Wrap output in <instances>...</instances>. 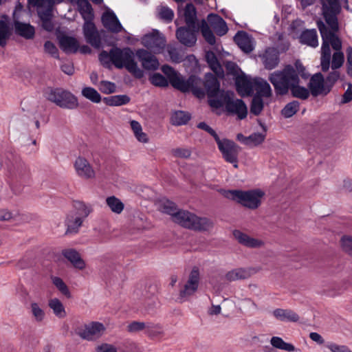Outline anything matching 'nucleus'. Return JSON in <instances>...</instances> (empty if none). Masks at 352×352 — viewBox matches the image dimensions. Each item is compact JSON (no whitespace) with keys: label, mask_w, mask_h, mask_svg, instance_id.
<instances>
[{"label":"nucleus","mask_w":352,"mask_h":352,"mask_svg":"<svg viewBox=\"0 0 352 352\" xmlns=\"http://www.w3.org/2000/svg\"><path fill=\"white\" fill-rule=\"evenodd\" d=\"M317 27L320 30L322 39L320 57L322 71L327 72L330 67L331 56L330 45L336 51L332 56L331 69H337L341 67L344 61V54L340 51L342 43L336 36V32L329 31L328 28L321 20L317 21Z\"/></svg>","instance_id":"nucleus-1"},{"label":"nucleus","mask_w":352,"mask_h":352,"mask_svg":"<svg viewBox=\"0 0 352 352\" xmlns=\"http://www.w3.org/2000/svg\"><path fill=\"white\" fill-rule=\"evenodd\" d=\"M135 55L130 47H115L111 49L109 52L102 51L99 54V60L106 67L109 68L113 64L116 68H125L135 78L140 79L144 76V71L138 67Z\"/></svg>","instance_id":"nucleus-2"},{"label":"nucleus","mask_w":352,"mask_h":352,"mask_svg":"<svg viewBox=\"0 0 352 352\" xmlns=\"http://www.w3.org/2000/svg\"><path fill=\"white\" fill-rule=\"evenodd\" d=\"M305 67L300 60H296L294 65H287L283 69L271 73L269 80L274 86L278 95L287 94L292 86L300 83L299 76H304Z\"/></svg>","instance_id":"nucleus-3"},{"label":"nucleus","mask_w":352,"mask_h":352,"mask_svg":"<svg viewBox=\"0 0 352 352\" xmlns=\"http://www.w3.org/2000/svg\"><path fill=\"white\" fill-rule=\"evenodd\" d=\"M162 71L168 77L173 87L183 92L191 91L199 98L205 96V91L201 88L202 80L200 78L191 76L186 80L169 65H163Z\"/></svg>","instance_id":"nucleus-4"},{"label":"nucleus","mask_w":352,"mask_h":352,"mask_svg":"<svg viewBox=\"0 0 352 352\" xmlns=\"http://www.w3.org/2000/svg\"><path fill=\"white\" fill-rule=\"evenodd\" d=\"M223 195L248 209L255 210L261 205L265 192L258 188L249 190H223Z\"/></svg>","instance_id":"nucleus-5"},{"label":"nucleus","mask_w":352,"mask_h":352,"mask_svg":"<svg viewBox=\"0 0 352 352\" xmlns=\"http://www.w3.org/2000/svg\"><path fill=\"white\" fill-rule=\"evenodd\" d=\"M212 108L219 109L224 108L225 111L229 114L236 115L240 120L246 118L248 114V108L244 102L238 98H235L234 94L232 91H226L222 93L218 100H212Z\"/></svg>","instance_id":"nucleus-6"},{"label":"nucleus","mask_w":352,"mask_h":352,"mask_svg":"<svg viewBox=\"0 0 352 352\" xmlns=\"http://www.w3.org/2000/svg\"><path fill=\"white\" fill-rule=\"evenodd\" d=\"M175 223L180 226L197 231H206L213 226L212 222L206 217H199L186 210H179L175 216Z\"/></svg>","instance_id":"nucleus-7"},{"label":"nucleus","mask_w":352,"mask_h":352,"mask_svg":"<svg viewBox=\"0 0 352 352\" xmlns=\"http://www.w3.org/2000/svg\"><path fill=\"white\" fill-rule=\"evenodd\" d=\"M322 5V16L330 28L329 31L337 32L338 30V15L341 12V6L339 0H320Z\"/></svg>","instance_id":"nucleus-8"},{"label":"nucleus","mask_w":352,"mask_h":352,"mask_svg":"<svg viewBox=\"0 0 352 352\" xmlns=\"http://www.w3.org/2000/svg\"><path fill=\"white\" fill-rule=\"evenodd\" d=\"M47 98L64 109H74L78 106L77 98L71 92L60 88L51 89L47 94Z\"/></svg>","instance_id":"nucleus-9"},{"label":"nucleus","mask_w":352,"mask_h":352,"mask_svg":"<svg viewBox=\"0 0 352 352\" xmlns=\"http://www.w3.org/2000/svg\"><path fill=\"white\" fill-rule=\"evenodd\" d=\"M216 142L223 159L227 162L232 164L233 166L237 168L238 156L241 151V148L233 141L228 139L221 140L219 138Z\"/></svg>","instance_id":"nucleus-10"},{"label":"nucleus","mask_w":352,"mask_h":352,"mask_svg":"<svg viewBox=\"0 0 352 352\" xmlns=\"http://www.w3.org/2000/svg\"><path fill=\"white\" fill-rule=\"evenodd\" d=\"M52 3L50 0H45L42 2L40 0H32V4L37 8L38 14L42 21V26L47 31H52L54 25L52 23Z\"/></svg>","instance_id":"nucleus-11"},{"label":"nucleus","mask_w":352,"mask_h":352,"mask_svg":"<svg viewBox=\"0 0 352 352\" xmlns=\"http://www.w3.org/2000/svg\"><path fill=\"white\" fill-rule=\"evenodd\" d=\"M204 85L208 96V102L212 107V100H218L222 93L226 91L220 89V82L218 79L212 74L208 73L205 75Z\"/></svg>","instance_id":"nucleus-12"},{"label":"nucleus","mask_w":352,"mask_h":352,"mask_svg":"<svg viewBox=\"0 0 352 352\" xmlns=\"http://www.w3.org/2000/svg\"><path fill=\"white\" fill-rule=\"evenodd\" d=\"M142 42L146 48L155 54L161 53L166 45L164 36L157 30H154L151 34L144 35Z\"/></svg>","instance_id":"nucleus-13"},{"label":"nucleus","mask_w":352,"mask_h":352,"mask_svg":"<svg viewBox=\"0 0 352 352\" xmlns=\"http://www.w3.org/2000/svg\"><path fill=\"white\" fill-rule=\"evenodd\" d=\"M105 327L98 322H92L85 324L83 329H78L77 333L82 339L87 340H96L104 333Z\"/></svg>","instance_id":"nucleus-14"},{"label":"nucleus","mask_w":352,"mask_h":352,"mask_svg":"<svg viewBox=\"0 0 352 352\" xmlns=\"http://www.w3.org/2000/svg\"><path fill=\"white\" fill-rule=\"evenodd\" d=\"M199 281V273L197 270H192L190 274L188 280L180 289L179 298L182 300H187L197 291Z\"/></svg>","instance_id":"nucleus-15"},{"label":"nucleus","mask_w":352,"mask_h":352,"mask_svg":"<svg viewBox=\"0 0 352 352\" xmlns=\"http://www.w3.org/2000/svg\"><path fill=\"white\" fill-rule=\"evenodd\" d=\"M135 56L145 70L155 71L159 68L160 63L157 58L146 50L138 49L135 52Z\"/></svg>","instance_id":"nucleus-16"},{"label":"nucleus","mask_w":352,"mask_h":352,"mask_svg":"<svg viewBox=\"0 0 352 352\" xmlns=\"http://www.w3.org/2000/svg\"><path fill=\"white\" fill-rule=\"evenodd\" d=\"M74 166L76 174L80 178L84 179H91L95 178L96 171L89 161L85 157H77L74 162Z\"/></svg>","instance_id":"nucleus-17"},{"label":"nucleus","mask_w":352,"mask_h":352,"mask_svg":"<svg viewBox=\"0 0 352 352\" xmlns=\"http://www.w3.org/2000/svg\"><path fill=\"white\" fill-rule=\"evenodd\" d=\"M197 28L180 27L176 31V37L185 46L192 47L197 42Z\"/></svg>","instance_id":"nucleus-18"},{"label":"nucleus","mask_w":352,"mask_h":352,"mask_svg":"<svg viewBox=\"0 0 352 352\" xmlns=\"http://www.w3.org/2000/svg\"><path fill=\"white\" fill-rule=\"evenodd\" d=\"M83 33L87 43L95 48L100 47V36L97 31L95 25L91 21L85 22L83 25Z\"/></svg>","instance_id":"nucleus-19"},{"label":"nucleus","mask_w":352,"mask_h":352,"mask_svg":"<svg viewBox=\"0 0 352 352\" xmlns=\"http://www.w3.org/2000/svg\"><path fill=\"white\" fill-rule=\"evenodd\" d=\"M309 89L313 96L327 94L330 91V87L326 85L321 73L315 74L310 80Z\"/></svg>","instance_id":"nucleus-20"},{"label":"nucleus","mask_w":352,"mask_h":352,"mask_svg":"<svg viewBox=\"0 0 352 352\" xmlns=\"http://www.w3.org/2000/svg\"><path fill=\"white\" fill-rule=\"evenodd\" d=\"M233 236L240 244L249 248H259L265 244L263 240L252 237L240 230H234Z\"/></svg>","instance_id":"nucleus-21"},{"label":"nucleus","mask_w":352,"mask_h":352,"mask_svg":"<svg viewBox=\"0 0 352 352\" xmlns=\"http://www.w3.org/2000/svg\"><path fill=\"white\" fill-rule=\"evenodd\" d=\"M234 42L245 53H250L254 49V40L253 37L243 31L238 32L234 37Z\"/></svg>","instance_id":"nucleus-22"},{"label":"nucleus","mask_w":352,"mask_h":352,"mask_svg":"<svg viewBox=\"0 0 352 352\" xmlns=\"http://www.w3.org/2000/svg\"><path fill=\"white\" fill-rule=\"evenodd\" d=\"M102 22L104 27L113 33L120 32L123 28L118 19L113 11H107L102 16Z\"/></svg>","instance_id":"nucleus-23"},{"label":"nucleus","mask_w":352,"mask_h":352,"mask_svg":"<svg viewBox=\"0 0 352 352\" xmlns=\"http://www.w3.org/2000/svg\"><path fill=\"white\" fill-rule=\"evenodd\" d=\"M207 21L217 35L221 36L228 32V28L226 21L218 14H209Z\"/></svg>","instance_id":"nucleus-24"},{"label":"nucleus","mask_w":352,"mask_h":352,"mask_svg":"<svg viewBox=\"0 0 352 352\" xmlns=\"http://www.w3.org/2000/svg\"><path fill=\"white\" fill-rule=\"evenodd\" d=\"M254 272L252 268H236L228 272L225 274V279L230 282L247 279Z\"/></svg>","instance_id":"nucleus-25"},{"label":"nucleus","mask_w":352,"mask_h":352,"mask_svg":"<svg viewBox=\"0 0 352 352\" xmlns=\"http://www.w3.org/2000/svg\"><path fill=\"white\" fill-rule=\"evenodd\" d=\"M62 254L72 263L76 269L84 270L86 267L85 261L81 258L80 254L74 249H65Z\"/></svg>","instance_id":"nucleus-26"},{"label":"nucleus","mask_w":352,"mask_h":352,"mask_svg":"<svg viewBox=\"0 0 352 352\" xmlns=\"http://www.w3.org/2000/svg\"><path fill=\"white\" fill-rule=\"evenodd\" d=\"M236 89L241 96H249L254 92V79L250 80L247 77H237L236 79Z\"/></svg>","instance_id":"nucleus-27"},{"label":"nucleus","mask_w":352,"mask_h":352,"mask_svg":"<svg viewBox=\"0 0 352 352\" xmlns=\"http://www.w3.org/2000/svg\"><path fill=\"white\" fill-rule=\"evenodd\" d=\"M273 316L281 322H296L299 320V316L289 309H275L272 312Z\"/></svg>","instance_id":"nucleus-28"},{"label":"nucleus","mask_w":352,"mask_h":352,"mask_svg":"<svg viewBox=\"0 0 352 352\" xmlns=\"http://www.w3.org/2000/svg\"><path fill=\"white\" fill-rule=\"evenodd\" d=\"M262 58L265 67L267 69L275 68L279 63L278 53L274 48L267 49Z\"/></svg>","instance_id":"nucleus-29"},{"label":"nucleus","mask_w":352,"mask_h":352,"mask_svg":"<svg viewBox=\"0 0 352 352\" xmlns=\"http://www.w3.org/2000/svg\"><path fill=\"white\" fill-rule=\"evenodd\" d=\"M205 58L211 70L214 72L217 77L223 78L224 76V71L219 63L215 54L211 51L207 52Z\"/></svg>","instance_id":"nucleus-30"},{"label":"nucleus","mask_w":352,"mask_h":352,"mask_svg":"<svg viewBox=\"0 0 352 352\" xmlns=\"http://www.w3.org/2000/svg\"><path fill=\"white\" fill-rule=\"evenodd\" d=\"M60 47L66 53H76L78 50V41L74 37L64 36L59 39Z\"/></svg>","instance_id":"nucleus-31"},{"label":"nucleus","mask_w":352,"mask_h":352,"mask_svg":"<svg viewBox=\"0 0 352 352\" xmlns=\"http://www.w3.org/2000/svg\"><path fill=\"white\" fill-rule=\"evenodd\" d=\"M83 220L82 217L69 213L65 220V226H67V234H76L78 232L79 228L81 226Z\"/></svg>","instance_id":"nucleus-32"},{"label":"nucleus","mask_w":352,"mask_h":352,"mask_svg":"<svg viewBox=\"0 0 352 352\" xmlns=\"http://www.w3.org/2000/svg\"><path fill=\"white\" fill-rule=\"evenodd\" d=\"M300 41L312 47H316L318 45V34L315 29L305 30L300 36Z\"/></svg>","instance_id":"nucleus-33"},{"label":"nucleus","mask_w":352,"mask_h":352,"mask_svg":"<svg viewBox=\"0 0 352 352\" xmlns=\"http://www.w3.org/2000/svg\"><path fill=\"white\" fill-rule=\"evenodd\" d=\"M258 94V96L270 97L272 95V89L270 84L264 79L258 78H254V89Z\"/></svg>","instance_id":"nucleus-34"},{"label":"nucleus","mask_w":352,"mask_h":352,"mask_svg":"<svg viewBox=\"0 0 352 352\" xmlns=\"http://www.w3.org/2000/svg\"><path fill=\"white\" fill-rule=\"evenodd\" d=\"M78 10L85 22L92 21L94 19L93 9L87 0H77Z\"/></svg>","instance_id":"nucleus-35"},{"label":"nucleus","mask_w":352,"mask_h":352,"mask_svg":"<svg viewBox=\"0 0 352 352\" xmlns=\"http://www.w3.org/2000/svg\"><path fill=\"white\" fill-rule=\"evenodd\" d=\"M14 28L16 34L28 39L32 38L35 33L34 27L29 23L15 22Z\"/></svg>","instance_id":"nucleus-36"},{"label":"nucleus","mask_w":352,"mask_h":352,"mask_svg":"<svg viewBox=\"0 0 352 352\" xmlns=\"http://www.w3.org/2000/svg\"><path fill=\"white\" fill-rule=\"evenodd\" d=\"M185 22L189 28H195L197 19V11L192 3H188L184 10Z\"/></svg>","instance_id":"nucleus-37"},{"label":"nucleus","mask_w":352,"mask_h":352,"mask_svg":"<svg viewBox=\"0 0 352 352\" xmlns=\"http://www.w3.org/2000/svg\"><path fill=\"white\" fill-rule=\"evenodd\" d=\"M74 207L75 210L72 213L75 215L80 216L82 217V220L83 221L92 211L91 206L89 204H87L80 201H75Z\"/></svg>","instance_id":"nucleus-38"},{"label":"nucleus","mask_w":352,"mask_h":352,"mask_svg":"<svg viewBox=\"0 0 352 352\" xmlns=\"http://www.w3.org/2000/svg\"><path fill=\"white\" fill-rule=\"evenodd\" d=\"M49 307L53 311L54 315L59 318H63L66 316V311L63 303L56 298H52L48 302Z\"/></svg>","instance_id":"nucleus-39"},{"label":"nucleus","mask_w":352,"mask_h":352,"mask_svg":"<svg viewBox=\"0 0 352 352\" xmlns=\"http://www.w3.org/2000/svg\"><path fill=\"white\" fill-rule=\"evenodd\" d=\"M30 311L32 317L35 321L41 322L45 318V311L43 309V306L36 302H32L30 303Z\"/></svg>","instance_id":"nucleus-40"},{"label":"nucleus","mask_w":352,"mask_h":352,"mask_svg":"<svg viewBox=\"0 0 352 352\" xmlns=\"http://www.w3.org/2000/svg\"><path fill=\"white\" fill-rule=\"evenodd\" d=\"M200 30L201 34L206 41L208 44L214 45L216 43V38L212 31L210 30L208 23L204 19L201 21Z\"/></svg>","instance_id":"nucleus-41"},{"label":"nucleus","mask_w":352,"mask_h":352,"mask_svg":"<svg viewBox=\"0 0 352 352\" xmlns=\"http://www.w3.org/2000/svg\"><path fill=\"white\" fill-rule=\"evenodd\" d=\"M131 128L133 132V134L136 139L142 143H147L148 138L144 132L142 131V128L140 122L135 120H131L130 122Z\"/></svg>","instance_id":"nucleus-42"},{"label":"nucleus","mask_w":352,"mask_h":352,"mask_svg":"<svg viewBox=\"0 0 352 352\" xmlns=\"http://www.w3.org/2000/svg\"><path fill=\"white\" fill-rule=\"evenodd\" d=\"M104 101L109 106H121L128 104L130 98L126 95H116L104 98Z\"/></svg>","instance_id":"nucleus-43"},{"label":"nucleus","mask_w":352,"mask_h":352,"mask_svg":"<svg viewBox=\"0 0 352 352\" xmlns=\"http://www.w3.org/2000/svg\"><path fill=\"white\" fill-rule=\"evenodd\" d=\"M271 345L278 349L283 350L287 352H292L294 350V345L291 343L285 342L280 337L273 336L270 340Z\"/></svg>","instance_id":"nucleus-44"},{"label":"nucleus","mask_w":352,"mask_h":352,"mask_svg":"<svg viewBox=\"0 0 352 352\" xmlns=\"http://www.w3.org/2000/svg\"><path fill=\"white\" fill-rule=\"evenodd\" d=\"M190 115L183 111L174 112L171 116V122L173 125H183L187 123L190 120Z\"/></svg>","instance_id":"nucleus-45"},{"label":"nucleus","mask_w":352,"mask_h":352,"mask_svg":"<svg viewBox=\"0 0 352 352\" xmlns=\"http://www.w3.org/2000/svg\"><path fill=\"white\" fill-rule=\"evenodd\" d=\"M106 203L111 210L116 214H120L124 209V204L115 196L107 197Z\"/></svg>","instance_id":"nucleus-46"},{"label":"nucleus","mask_w":352,"mask_h":352,"mask_svg":"<svg viewBox=\"0 0 352 352\" xmlns=\"http://www.w3.org/2000/svg\"><path fill=\"white\" fill-rule=\"evenodd\" d=\"M82 95L94 103H99L101 101L100 94L95 89L90 87H84L82 89Z\"/></svg>","instance_id":"nucleus-47"},{"label":"nucleus","mask_w":352,"mask_h":352,"mask_svg":"<svg viewBox=\"0 0 352 352\" xmlns=\"http://www.w3.org/2000/svg\"><path fill=\"white\" fill-rule=\"evenodd\" d=\"M289 91H291L294 97L302 100H305L309 96V91L307 88L300 86V83L292 86Z\"/></svg>","instance_id":"nucleus-48"},{"label":"nucleus","mask_w":352,"mask_h":352,"mask_svg":"<svg viewBox=\"0 0 352 352\" xmlns=\"http://www.w3.org/2000/svg\"><path fill=\"white\" fill-rule=\"evenodd\" d=\"M161 210L171 216L172 220L175 221V216L179 212L175 204L168 200L164 201L161 205Z\"/></svg>","instance_id":"nucleus-49"},{"label":"nucleus","mask_w":352,"mask_h":352,"mask_svg":"<svg viewBox=\"0 0 352 352\" xmlns=\"http://www.w3.org/2000/svg\"><path fill=\"white\" fill-rule=\"evenodd\" d=\"M157 14L160 19L167 23L172 21L174 16L173 11L170 8L164 6L157 8Z\"/></svg>","instance_id":"nucleus-50"},{"label":"nucleus","mask_w":352,"mask_h":352,"mask_svg":"<svg viewBox=\"0 0 352 352\" xmlns=\"http://www.w3.org/2000/svg\"><path fill=\"white\" fill-rule=\"evenodd\" d=\"M145 333L151 337H157L163 333V328L160 324L146 322Z\"/></svg>","instance_id":"nucleus-51"},{"label":"nucleus","mask_w":352,"mask_h":352,"mask_svg":"<svg viewBox=\"0 0 352 352\" xmlns=\"http://www.w3.org/2000/svg\"><path fill=\"white\" fill-rule=\"evenodd\" d=\"M299 102L298 101H292L283 108L282 115L285 118H291L299 110Z\"/></svg>","instance_id":"nucleus-52"},{"label":"nucleus","mask_w":352,"mask_h":352,"mask_svg":"<svg viewBox=\"0 0 352 352\" xmlns=\"http://www.w3.org/2000/svg\"><path fill=\"white\" fill-rule=\"evenodd\" d=\"M266 133H254L248 136V146H256L262 144L265 139Z\"/></svg>","instance_id":"nucleus-53"},{"label":"nucleus","mask_w":352,"mask_h":352,"mask_svg":"<svg viewBox=\"0 0 352 352\" xmlns=\"http://www.w3.org/2000/svg\"><path fill=\"white\" fill-rule=\"evenodd\" d=\"M167 51L170 56V60L176 63H181L183 59V54H181L180 51L173 45H168Z\"/></svg>","instance_id":"nucleus-54"},{"label":"nucleus","mask_w":352,"mask_h":352,"mask_svg":"<svg viewBox=\"0 0 352 352\" xmlns=\"http://www.w3.org/2000/svg\"><path fill=\"white\" fill-rule=\"evenodd\" d=\"M263 109V102L260 96H254L252 99L250 111L252 113L258 116Z\"/></svg>","instance_id":"nucleus-55"},{"label":"nucleus","mask_w":352,"mask_h":352,"mask_svg":"<svg viewBox=\"0 0 352 352\" xmlns=\"http://www.w3.org/2000/svg\"><path fill=\"white\" fill-rule=\"evenodd\" d=\"M149 80L155 86L166 87L168 85V82L166 78L158 73L153 74L150 77Z\"/></svg>","instance_id":"nucleus-56"},{"label":"nucleus","mask_w":352,"mask_h":352,"mask_svg":"<svg viewBox=\"0 0 352 352\" xmlns=\"http://www.w3.org/2000/svg\"><path fill=\"white\" fill-rule=\"evenodd\" d=\"M52 280L53 284L63 294L65 295L66 296H69L70 293L69 289L60 278L53 276L52 277Z\"/></svg>","instance_id":"nucleus-57"},{"label":"nucleus","mask_w":352,"mask_h":352,"mask_svg":"<svg viewBox=\"0 0 352 352\" xmlns=\"http://www.w3.org/2000/svg\"><path fill=\"white\" fill-rule=\"evenodd\" d=\"M98 88L103 94H109L116 91V87L113 82L102 80L100 82Z\"/></svg>","instance_id":"nucleus-58"},{"label":"nucleus","mask_w":352,"mask_h":352,"mask_svg":"<svg viewBox=\"0 0 352 352\" xmlns=\"http://www.w3.org/2000/svg\"><path fill=\"white\" fill-rule=\"evenodd\" d=\"M329 75L327 76L325 79V83L327 85L328 87H330V89L333 86V85L338 81L340 78V72L337 69H332Z\"/></svg>","instance_id":"nucleus-59"},{"label":"nucleus","mask_w":352,"mask_h":352,"mask_svg":"<svg viewBox=\"0 0 352 352\" xmlns=\"http://www.w3.org/2000/svg\"><path fill=\"white\" fill-rule=\"evenodd\" d=\"M9 36V28L6 23L0 21V45H4Z\"/></svg>","instance_id":"nucleus-60"},{"label":"nucleus","mask_w":352,"mask_h":352,"mask_svg":"<svg viewBox=\"0 0 352 352\" xmlns=\"http://www.w3.org/2000/svg\"><path fill=\"white\" fill-rule=\"evenodd\" d=\"M146 322L133 321L127 326L129 332H138L140 331H146Z\"/></svg>","instance_id":"nucleus-61"},{"label":"nucleus","mask_w":352,"mask_h":352,"mask_svg":"<svg viewBox=\"0 0 352 352\" xmlns=\"http://www.w3.org/2000/svg\"><path fill=\"white\" fill-rule=\"evenodd\" d=\"M171 153L175 157L180 158H188L191 155V151L187 148H176Z\"/></svg>","instance_id":"nucleus-62"},{"label":"nucleus","mask_w":352,"mask_h":352,"mask_svg":"<svg viewBox=\"0 0 352 352\" xmlns=\"http://www.w3.org/2000/svg\"><path fill=\"white\" fill-rule=\"evenodd\" d=\"M341 244L343 250L349 254H352V238L344 236L341 239Z\"/></svg>","instance_id":"nucleus-63"},{"label":"nucleus","mask_w":352,"mask_h":352,"mask_svg":"<svg viewBox=\"0 0 352 352\" xmlns=\"http://www.w3.org/2000/svg\"><path fill=\"white\" fill-rule=\"evenodd\" d=\"M327 347L331 352H352V351L345 345H338L335 343H329Z\"/></svg>","instance_id":"nucleus-64"}]
</instances>
